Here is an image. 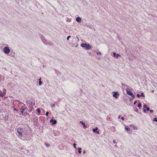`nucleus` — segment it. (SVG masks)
<instances>
[{
	"label": "nucleus",
	"mask_w": 157,
	"mask_h": 157,
	"mask_svg": "<svg viewBox=\"0 0 157 157\" xmlns=\"http://www.w3.org/2000/svg\"><path fill=\"white\" fill-rule=\"evenodd\" d=\"M23 131V129L21 127L18 128L17 129V136L19 138H21L23 137L22 132Z\"/></svg>",
	"instance_id": "nucleus-1"
},
{
	"label": "nucleus",
	"mask_w": 157,
	"mask_h": 157,
	"mask_svg": "<svg viewBox=\"0 0 157 157\" xmlns=\"http://www.w3.org/2000/svg\"><path fill=\"white\" fill-rule=\"evenodd\" d=\"M81 46L82 48H85L86 49L89 50L91 48V46L89 44L86 43H82L81 44Z\"/></svg>",
	"instance_id": "nucleus-2"
},
{
	"label": "nucleus",
	"mask_w": 157,
	"mask_h": 157,
	"mask_svg": "<svg viewBox=\"0 0 157 157\" xmlns=\"http://www.w3.org/2000/svg\"><path fill=\"white\" fill-rule=\"evenodd\" d=\"M41 39L42 41H43V43L46 45H48L50 44V43L48 42L47 40H46L44 36H41Z\"/></svg>",
	"instance_id": "nucleus-3"
},
{
	"label": "nucleus",
	"mask_w": 157,
	"mask_h": 157,
	"mask_svg": "<svg viewBox=\"0 0 157 157\" xmlns=\"http://www.w3.org/2000/svg\"><path fill=\"white\" fill-rule=\"evenodd\" d=\"M126 91L127 94L131 96L133 98H135V96L134 94L130 91V89L128 88L127 89Z\"/></svg>",
	"instance_id": "nucleus-4"
},
{
	"label": "nucleus",
	"mask_w": 157,
	"mask_h": 157,
	"mask_svg": "<svg viewBox=\"0 0 157 157\" xmlns=\"http://www.w3.org/2000/svg\"><path fill=\"white\" fill-rule=\"evenodd\" d=\"M3 51L5 54H8L10 52V50L8 47L6 46L4 48Z\"/></svg>",
	"instance_id": "nucleus-5"
},
{
	"label": "nucleus",
	"mask_w": 157,
	"mask_h": 157,
	"mask_svg": "<svg viewBox=\"0 0 157 157\" xmlns=\"http://www.w3.org/2000/svg\"><path fill=\"white\" fill-rule=\"evenodd\" d=\"M0 92L1 93V94H0V96L2 97H3L6 94V90L5 89L3 88L2 91H1V90H0Z\"/></svg>",
	"instance_id": "nucleus-6"
},
{
	"label": "nucleus",
	"mask_w": 157,
	"mask_h": 157,
	"mask_svg": "<svg viewBox=\"0 0 157 157\" xmlns=\"http://www.w3.org/2000/svg\"><path fill=\"white\" fill-rule=\"evenodd\" d=\"M113 96L115 98H118L117 96H119V94L118 93V92H113Z\"/></svg>",
	"instance_id": "nucleus-7"
},
{
	"label": "nucleus",
	"mask_w": 157,
	"mask_h": 157,
	"mask_svg": "<svg viewBox=\"0 0 157 157\" xmlns=\"http://www.w3.org/2000/svg\"><path fill=\"white\" fill-rule=\"evenodd\" d=\"M26 109V107H25L23 106H22L20 109L21 110V111H22L23 112H24V114H26L27 113V112H25V110Z\"/></svg>",
	"instance_id": "nucleus-8"
},
{
	"label": "nucleus",
	"mask_w": 157,
	"mask_h": 157,
	"mask_svg": "<svg viewBox=\"0 0 157 157\" xmlns=\"http://www.w3.org/2000/svg\"><path fill=\"white\" fill-rule=\"evenodd\" d=\"M50 122L52 123V124H55L56 123L57 121L56 120L52 119L50 120Z\"/></svg>",
	"instance_id": "nucleus-9"
},
{
	"label": "nucleus",
	"mask_w": 157,
	"mask_h": 157,
	"mask_svg": "<svg viewBox=\"0 0 157 157\" xmlns=\"http://www.w3.org/2000/svg\"><path fill=\"white\" fill-rule=\"evenodd\" d=\"M113 55L115 57H116L117 58H118L119 56H121L120 55L118 54H116L115 52L113 53Z\"/></svg>",
	"instance_id": "nucleus-10"
},
{
	"label": "nucleus",
	"mask_w": 157,
	"mask_h": 157,
	"mask_svg": "<svg viewBox=\"0 0 157 157\" xmlns=\"http://www.w3.org/2000/svg\"><path fill=\"white\" fill-rule=\"evenodd\" d=\"M81 19L79 17H77L76 19V21L78 22H80L81 21Z\"/></svg>",
	"instance_id": "nucleus-11"
},
{
	"label": "nucleus",
	"mask_w": 157,
	"mask_h": 157,
	"mask_svg": "<svg viewBox=\"0 0 157 157\" xmlns=\"http://www.w3.org/2000/svg\"><path fill=\"white\" fill-rule=\"evenodd\" d=\"M80 123L82 124L83 125V128H86V125L82 121H80Z\"/></svg>",
	"instance_id": "nucleus-12"
},
{
	"label": "nucleus",
	"mask_w": 157,
	"mask_h": 157,
	"mask_svg": "<svg viewBox=\"0 0 157 157\" xmlns=\"http://www.w3.org/2000/svg\"><path fill=\"white\" fill-rule=\"evenodd\" d=\"M125 129L127 131H129L130 130V128L127 126H125Z\"/></svg>",
	"instance_id": "nucleus-13"
},
{
	"label": "nucleus",
	"mask_w": 157,
	"mask_h": 157,
	"mask_svg": "<svg viewBox=\"0 0 157 157\" xmlns=\"http://www.w3.org/2000/svg\"><path fill=\"white\" fill-rule=\"evenodd\" d=\"M138 107L140 109L142 107V104L141 103H139L138 104Z\"/></svg>",
	"instance_id": "nucleus-14"
},
{
	"label": "nucleus",
	"mask_w": 157,
	"mask_h": 157,
	"mask_svg": "<svg viewBox=\"0 0 157 157\" xmlns=\"http://www.w3.org/2000/svg\"><path fill=\"white\" fill-rule=\"evenodd\" d=\"M98 129V128L96 127L95 128H94L93 129V131L94 132H95L97 131V130Z\"/></svg>",
	"instance_id": "nucleus-15"
},
{
	"label": "nucleus",
	"mask_w": 157,
	"mask_h": 157,
	"mask_svg": "<svg viewBox=\"0 0 157 157\" xmlns=\"http://www.w3.org/2000/svg\"><path fill=\"white\" fill-rule=\"evenodd\" d=\"M82 148H78V153L80 154L81 153V150Z\"/></svg>",
	"instance_id": "nucleus-16"
},
{
	"label": "nucleus",
	"mask_w": 157,
	"mask_h": 157,
	"mask_svg": "<svg viewBox=\"0 0 157 157\" xmlns=\"http://www.w3.org/2000/svg\"><path fill=\"white\" fill-rule=\"evenodd\" d=\"M134 109L135 111H136L138 113V109L136 107H135Z\"/></svg>",
	"instance_id": "nucleus-17"
},
{
	"label": "nucleus",
	"mask_w": 157,
	"mask_h": 157,
	"mask_svg": "<svg viewBox=\"0 0 157 157\" xmlns=\"http://www.w3.org/2000/svg\"><path fill=\"white\" fill-rule=\"evenodd\" d=\"M36 110L38 113H40L41 111L39 109H37Z\"/></svg>",
	"instance_id": "nucleus-18"
},
{
	"label": "nucleus",
	"mask_w": 157,
	"mask_h": 157,
	"mask_svg": "<svg viewBox=\"0 0 157 157\" xmlns=\"http://www.w3.org/2000/svg\"><path fill=\"white\" fill-rule=\"evenodd\" d=\"M61 74V72L58 71L56 73V74H57V75H60Z\"/></svg>",
	"instance_id": "nucleus-19"
},
{
	"label": "nucleus",
	"mask_w": 157,
	"mask_h": 157,
	"mask_svg": "<svg viewBox=\"0 0 157 157\" xmlns=\"http://www.w3.org/2000/svg\"><path fill=\"white\" fill-rule=\"evenodd\" d=\"M96 53L97 55L99 54L100 55H101V53L99 51H97L96 52Z\"/></svg>",
	"instance_id": "nucleus-20"
},
{
	"label": "nucleus",
	"mask_w": 157,
	"mask_h": 157,
	"mask_svg": "<svg viewBox=\"0 0 157 157\" xmlns=\"http://www.w3.org/2000/svg\"><path fill=\"white\" fill-rule=\"evenodd\" d=\"M141 95V97L142 96L143 97H145V95H144V94L143 93H141V95Z\"/></svg>",
	"instance_id": "nucleus-21"
},
{
	"label": "nucleus",
	"mask_w": 157,
	"mask_h": 157,
	"mask_svg": "<svg viewBox=\"0 0 157 157\" xmlns=\"http://www.w3.org/2000/svg\"><path fill=\"white\" fill-rule=\"evenodd\" d=\"M153 121H155L157 122V119L156 118H154L153 119Z\"/></svg>",
	"instance_id": "nucleus-22"
},
{
	"label": "nucleus",
	"mask_w": 157,
	"mask_h": 157,
	"mask_svg": "<svg viewBox=\"0 0 157 157\" xmlns=\"http://www.w3.org/2000/svg\"><path fill=\"white\" fill-rule=\"evenodd\" d=\"M42 83V82L41 81H39V85L40 86Z\"/></svg>",
	"instance_id": "nucleus-23"
},
{
	"label": "nucleus",
	"mask_w": 157,
	"mask_h": 157,
	"mask_svg": "<svg viewBox=\"0 0 157 157\" xmlns=\"http://www.w3.org/2000/svg\"><path fill=\"white\" fill-rule=\"evenodd\" d=\"M48 114H49V112H46V114H45V115L47 117H48Z\"/></svg>",
	"instance_id": "nucleus-24"
},
{
	"label": "nucleus",
	"mask_w": 157,
	"mask_h": 157,
	"mask_svg": "<svg viewBox=\"0 0 157 157\" xmlns=\"http://www.w3.org/2000/svg\"><path fill=\"white\" fill-rule=\"evenodd\" d=\"M71 37V36H68L67 37V40H69V38H70Z\"/></svg>",
	"instance_id": "nucleus-25"
},
{
	"label": "nucleus",
	"mask_w": 157,
	"mask_h": 157,
	"mask_svg": "<svg viewBox=\"0 0 157 157\" xmlns=\"http://www.w3.org/2000/svg\"><path fill=\"white\" fill-rule=\"evenodd\" d=\"M76 144H75V143H74V144H73V147L74 148H76Z\"/></svg>",
	"instance_id": "nucleus-26"
},
{
	"label": "nucleus",
	"mask_w": 157,
	"mask_h": 157,
	"mask_svg": "<svg viewBox=\"0 0 157 157\" xmlns=\"http://www.w3.org/2000/svg\"><path fill=\"white\" fill-rule=\"evenodd\" d=\"M137 96L138 98H139L141 97V95L140 94H137Z\"/></svg>",
	"instance_id": "nucleus-27"
},
{
	"label": "nucleus",
	"mask_w": 157,
	"mask_h": 157,
	"mask_svg": "<svg viewBox=\"0 0 157 157\" xmlns=\"http://www.w3.org/2000/svg\"><path fill=\"white\" fill-rule=\"evenodd\" d=\"M146 110L147 111H149V110H150V108L149 107H147V108H146Z\"/></svg>",
	"instance_id": "nucleus-28"
},
{
	"label": "nucleus",
	"mask_w": 157,
	"mask_h": 157,
	"mask_svg": "<svg viewBox=\"0 0 157 157\" xmlns=\"http://www.w3.org/2000/svg\"><path fill=\"white\" fill-rule=\"evenodd\" d=\"M149 111L151 113H153L154 112V111L153 110H150Z\"/></svg>",
	"instance_id": "nucleus-29"
},
{
	"label": "nucleus",
	"mask_w": 157,
	"mask_h": 157,
	"mask_svg": "<svg viewBox=\"0 0 157 157\" xmlns=\"http://www.w3.org/2000/svg\"><path fill=\"white\" fill-rule=\"evenodd\" d=\"M143 107L144 108H147V106L145 105V104H144L143 105Z\"/></svg>",
	"instance_id": "nucleus-30"
},
{
	"label": "nucleus",
	"mask_w": 157,
	"mask_h": 157,
	"mask_svg": "<svg viewBox=\"0 0 157 157\" xmlns=\"http://www.w3.org/2000/svg\"><path fill=\"white\" fill-rule=\"evenodd\" d=\"M51 106L52 107H55V105L54 104H53L52 105H51Z\"/></svg>",
	"instance_id": "nucleus-31"
},
{
	"label": "nucleus",
	"mask_w": 157,
	"mask_h": 157,
	"mask_svg": "<svg viewBox=\"0 0 157 157\" xmlns=\"http://www.w3.org/2000/svg\"><path fill=\"white\" fill-rule=\"evenodd\" d=\"M21 114L23 115L24 114V112H23L22 111H21Z\"/></svg>",
	"instance_id": "nucleus-32"
},
{
	"label": "nucleus",
	"mask_w": 157,
	"mask_h": 157,
	"mask_svg": "<svg viewBox=\"0 0 157 157\" xmlns=\"http://www.w3.org/2000/svg\"><path fill=\"white\" fill-rule=\"evenodd\" d=\"M55 71L56 72V73L58 71L55 68L54 69Z\"/></svg>",
	"instance_id": "nucleus-33"
},
{
	"label": "nucleus",
	"mask_w": 157,
	"mask_h": 157,
	"mask_svg": "<svg viewBox=\"0 0 157 157\" xmlns=\"http://www.w3.org/2000/svg\"><path fill=\"white\" fill-rule=\"evenodd\" d=\"M55 71L56 72V73L58 71L55 68L54 69Z\"/></svg>",
	"instance_id": "nucleus-34"
},
{
	"label": "nucleus",
	"mask_w": 157,
	"mask_h": 157,
	"mask_svg": "<svg viewBox=\"0 0 157 157\" xmlns=\"http://www.w3.org/2000/svg\"><path fill=\"white\" fill-rule=\"evenodd\" d=\"M136 102H137V101L136 100L134 102V104L135 105L136 104Z\"/></svg>",
	"instance_id": "nucleus-35"
},
{
	"label": "nucleus",
	"mask_w": 157,
	"mask_h": 157,
	"mask_svg": "<svg viewBox=\"0 0 157 157\" xmlns=\"http://www.w3.org/2000/svg\"><path fill=\"white\" fill-rule=\"evenodd\" d=\"M113 143L115 144L116 143V141L115 140H113Z\"/></svg>",
	"instance_id": "nucleus-36"
},
{
	"label": "nucleus",
	"mask_w": 157,
	"mask_h": 157,
	"mask_svg": "<svg viewBox=\"0 0 157 157\" xmlns=\"http://www.w3.org/2000/svg\"><path fill=\"white\" fill-rule=\"evenodd\" d=\"M121 119L122 120H124V118L123 117H122L121 118Z\"/></svg>",
	"instance_id": "nucleus-37"
},
{
	"label": "nucleus",
	"mask_w": 157,
	"mask_h": 157,
	"mask_svg": "<svg viewBox=\"0 0 157 157\" xmlns=\"http://www.w3.org/2000/svg\"><path fill=\"white\" fill-rule=\"evenodd\" d=\"M144 113H146V110L145 109H144Z\"/></svg>",
	"instance_id": "nucleus-38"
},
{
	"label": "nucleus",
	"mask_w": 157,
	"mask_h": 157,
	"mask_svg": "<svg viewBox=\"0 0 157 157\" xmlns=\"http://www.w3.org/2000/svg\"><path fill=\"white\" fill-rule=\"evenodd\" d=\"M41 78H40L39 79V81H41Z\"/></svg>",
	"instance_id": "nucleus-39"
},
{
	"label": "nucleus",
	"mask_w": 157,
	"mask_h": 157,
	"mask_svg": "<svg viewBox=\"0 0 157 157\" xmlns=\"http://www.w3.org/2000/svg\"><path fill=\"white\" fill-rule=\"evenodd\" d=\"M83 153L84 154H85V150H84L83 151Z\"/></svg>",
	"instance_id": "nucleus-40"
},
{
	"label": "nucleus",
	"mask_w": 157,
	"mask_h": 157,
	"mask_svg": "<svg viewBox=\"0 0 157 157\" xmlns=\"http://www.w3.org/2000/svg\"><path fill=\"white\" fill-rule=\"evenodd\" d=\"M13 110H15V111H17V110L16 109V108H14L13 109Z\"/></svg>",
	"instance_id": "nucleus-41"
},
{
	"label": "nucleus",
	"mask_w": 157,
	"mask_h": 157,
	"mask_svg": "<svg viewBox=\"0 0 157 157\" xmlns=\"http://www.w3.org/2000/svg\"><path fill=\"white\" fill-rule=\"evenodd\" d=\"M125 84H124V83H123L122 84V86H125Z\"/></svg>",
	"instance_id": "nucleus-42"
},
{
	"label": "nucleus",
	"mask_w": 157,
	"mask_h": 157,
	"mask_svg": "<svg viewBox=\"0 0 157 157\" xmlns=\"http://www.w3.org/2000/svg\"><path fill=\"white\" fill-rule=\"evenodd\" d=\"M99 131H96V133H99Z\"/></svg>",
	"instance_id": "nucleus-43"
},
{
	"label": "nucleus",
	"mask_w": 157,
	"mask_h": 157,
	"mask_svg": "<svg viewBox=\"0 0 157 157\" xmlns=\"http://www.w3.org/2000/svg\"><path fill=\"white\" fill-rule=\"evenodd\" d=\"M134 128L135 129H137V128L136 127H135V128Z\"/></svg>",
	"instance_id": "nucleus-44"
},
{
	"label": "nucleus",
	"mask_w": 157,
	"mask_h": 157,
	"mask_svg": "<svg viewBox=\"0 0 157 157\" xmlns=\"http://www.w3.org/2000/svg\"><path fill=\"white\" fill-rule=\"evenodd\" d=\"M154 92V90H153L152 91V93H153Z\"/></svg>",
	"instance_id": "nucleus-45"
},
{
	"label": "nucleus",
	"mask_w": 157,
	"mask_h": 157,
	"mask_svg": "<svg viewBox=\"0 0 157 157\" xmlns=\"http://www.w3.org/2000/svg\"><path fill=\"white\" fill-rule=\"evenodd\" d=\"M23 105H24V106H25V104H23Z\"/></svg>",
	"instance_id": "nucleus-46"
},
{
	"label": "nucleus",
	"mask_w": 157,
	"mask_h": 157,
	"mask_svg": "<svg viewBox=\"0 0 157 157\" xmlns=\"http://www.w3.org/2000/svg\"><path fill=\"white\" fill-rule=\"evenodd\" d=\"M23 105H24V106H25V104H23Z\"/></svg>",
	"instance_id": "nucleus-47"
},
{
	"label": "nucleus",
	"mask_w": 157,
	"mask_h": 157,
	"mask_svg": "<svg viewBox=\"0 0 157 157\" xmlns=\"http://www.w3.org/2000/svg\"><path fill=\"white\" fill-rule=\"evenodd\" d=\"M120 116L119 117V118H120Z\"/></svg>",
	"instance_id": "nucleus-48"
}]
</instances>
